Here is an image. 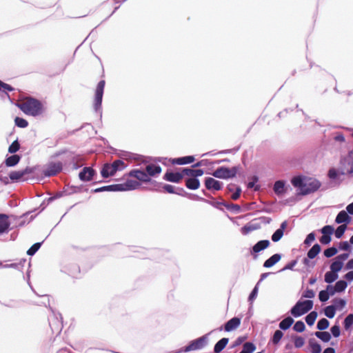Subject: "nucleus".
<instances>
[{
  "mask_svg": "<svg viewBox=\"0 0 353 353\" xmlns=\"http://www.w3.org/2000/svg\"><path fill=\"white\" fill-rule=\"evenodd\" d=\"M331 332L334 337H338L341 333L339 325H335L333 327H332Z\"/></svg>",
  "mask_w": 353,
  "mask_h": 353,
  "instance_id": "nucleus-53",
  "label": "nucleus"
},
{
  "mask_svg": "<svg viewBox=\"0 0 353 353\" xmlns=\"http://www.w3.org/2000/svg\"><path fill=\"white\" fill-rule=\"evenodd\" d=\"M0 86L8 91H12L14 90V88L10 85L3 83L1 81H0Z\"/></svg>",
  "mask_w": 353,
  "mask_h": 353,
  "instance_id": "nucleus-59",
  "label": "nucleus"
},
{
  "mask_svg": "<svg viewBox=\"0 0 353 353\" xmlns=\"http://www.w3.org/2000/svg\"><path fill=\"white\" fill-rule=\"evenodd\" d=\"M19 161L20 157L17 154H13L6 159L5 163L8 167H12L16 165Z\"/></svg>",
  "mask_w": 353,
  "mask_h": 353,
  "instance_id": "nucleus-24",
  "label": "nucleus"
},
{
  "mask_svg": "<svg viewBox=\"0 0 353 353\" xmlns=\"http://www.w3.org/2000/svg\"><path fill=\"white\" fill-rule=\"evenodd\" d=\"M257 179L256 178H254L252 181H250L248 184V188H254V190H257L259 189L258 186L255 185Z\"/></svg>",
  "mask_w": 353,
  "mask_h": 353,
  "instance_id": "nucleus-61",
  "label": "nucleus"
},
{
  "mask_svg": "<svg viewBox=\"0 0 353 353\" xmlns=\"http://www.w3.org/2000/svg\"><path fill=\"white\" fill-rule=\"evenodd\" d=\"M256 349L255 345L252 343H245L243 345V350L239 353H252Z\"/></svg>",
  "mask_w": 353,
  "mask_h": 353,
  "instance_id": "nucleus-32",
  "label": "nucleus"
},
{
  "mask_svg": "<svg viewBox=\"0 0 353 353\" xmlns=\"http://www.w3.org/2000/svg\"><path fill=\"white\" fill-rule=\"evenodd\" d=\"M283 335V334L281 331L276 330L274 334L272 342L274 343H278L279 342V341L281 340V339L282 338Z\"/></svg>",
  "mask_w": 353,
  "mask_h": 353,
  "instance_id": "nucleus-48",
  "label": "nucleus"
},
{
  "mask_svg": "<svg viewBox=\"0 0 353 353\" xmlns=\"http://www.w3.org/2000/svg\"><path fill=\"white\" fill-rule=\"evenodd\" d=\"M128 175L137 179L139 181L147 182L150 181V177L154 176V165L150 164L147 165L146 171L140 170H132Z\"/></svg>",
  "mask_w": 353,
  "mask_h": 353,
  "instance_id": "nucleus-4",
  "label": "nucleus"
},
{
  "mask_svg": "<svg viewBox=\"0 0 353 353\" xmlns=\"http://www.w3.org/2000/svg\"><path fill=\"white\" fill-rule=\"evenodd\" d=\"M228 339L223 338L219 341H218L214 346V352L216 353L220 352L228 344Z\"/></svg>",
  "mask_w": 353,
  "mask_h": 353,
  "instance_id": "nucleus-26",
  "label": "nucleus"
},
{
  "mask_svg": "<svg viewBox=\"0 0 353 353\" xmlns=\"http://www.w3.org/2000/svg\"><path fill=\"white\" fill-rule=\"evenodd\" d=\"M125 168V163L123 161L118 159L112 163H105L103 166L101 174L103 178H108L113 176L117 171L123 170Z\"/></svg>",
  "mask_w": 353,
  "mask_h": 353,
  "instance_id": "nucleus-3",
  "label": "nucleus"
},
{
  "mask_svg": "<svg viewBox=\"0 0 353 353\" xmlns=\"http://www.w3.org/2000/svg\"><path fill=\"white\" fill-rule=\"evenodd\" d=\"M281 256L279 254H275L272 255L270 258L266 260L264 263V267L270 268L279 262L281 259Z\"/></svg>",
  "mask_w": 353,
  "mask_h": 353,
  "instance_id": "nucleus-23",
  "label": "nucleus"
},
{
  "mask_svg": "<svg viewBox=\"0 0 353 353\" xmlns=\"http://www.w3.org/2000/svg\"><path fill=\"white\" fill-rule=\"evenodd\" d=\"M315 335L324 342H327L331 339V336L327 332H316Z\"/></svg>",
  "mask_w": 353,
  "mask_h": 353,
  "instance_id": "nucleus-33",
  "label": "nucleus"
},
{
  "mask_svg": "<svg viewBox=\"0 0 353 353\" xmlns=\"http://www.w3.org/2000/svg\"><path fill=\"white\" fill-rule=\"evenodd\" d=\"M140 185L139 182L134 180H127L125 183L117 184L118 191L134 190Z\"/></svg>",
  "mask_w": 353,
  "mask_h": 353,
  "instance_id": "nucleus-14",
  "label": "nucleus"
},
{
  "mask_svg": "<svg viewBox=\"0 0 353 353\" xmlns=\"http://www.w3.org/2000/svg\"><path fill=\"white\" fill-rule=\"evenodd\" d=\"M338 274L333 272L330 271L325 273V281L327 283H331L334 282L335 280L338 279Z\"/></svg>",
  "mask_w": 353,
  "mask_h": 353,
  "instance_id": "nucleus-27",
  "label": "nucleus"
},
{
  "mask_svg": "<svg viewBox=\"0 0 353 353\" xmlns=\"http://www.w3.org/2000/svg\"><path fill=\"white\" fill-rule=\"evenodd\" d=\"M270 245L268 240H262L256 243L252 248V251L255 253L259 252Z\"/></svg>",
  "mask_w": 353,
  "mask_h": 353,
  "instance_id": "nucleus-21",
  "label": "nucleus"
},
{
  "mask_svg": "<svg viewBox=\"0 0 353 353\" xmlns=\"http://www.w3.org/2000/svg\"><path fill=\"white\" fill-rule=\"evenodd\" d=\"M241 324V319L237 317H234L228 321L225 325V330L227 332L232 331L236 329Z\"/></svg>",
  "mask_w": 353,
  "mask_h": 353,
  "instance_id": "nucleus-20",
  "label": "nucleus"
},
{
  "mask_svg": "<svg viewBox=\"0 0 353 353\" xmlns=\"http://www.w3.org/2000/svg\"><path fill=\"white\" fill-rule=\"evenodd\" d=\"M165 179L170 182L179 183L183 179L181 172H167L165 174Z\"/></svg>",
  "mask_w": 353,
  "mask_h": 353,
  "instance_id": "nucleus-18",
  "label": "nucleus"
},
{
  "mask_svg": "<svg viewBox=\"0 0 353 353\" xmlns=\"http://www.w3.org/2000/svg\"><path fill=\"white\" fill-rule=\"evenodd\" d=\"M353 324V314H350L347 316L344 321V327L345 330H348Z\"/></svg>",
  "mask_w": 353,
  "mask_h": 353,
  "instance_id": "nucleus-43",
  "label": "nucleus"
},
{
  "mask_svg": "<svg viewBox=\"0 0 353 353\" xmlns=\"http://www.w3.org/2000/svg\"><path fill=\"white\" fill-rule=\"evenodd\" d=\"M238 170V167H233L232 168L221 167L216 170L212 173V175L216 178L227 179L235 176Z\"/></svg>",
  "mask_w": 353,
  "mask_h": 353,
  "instance_id": "nucleus-7",
  "label": "nucleus"
},
{
  "mask_svg": "<svg viewBox=\"0 0 353 353\" xmlns=\"http://www.w3.org/2000/svg\"><path fill=\"white\" fill-rule=\"evenodd\" d=\"M208 341V336H203L196 340L192 341L188 346L184 349V352L194 351L199 350L204 347Z\"/></svg>",
  "mask_w": 353,
  "mask_h": 353,
  "instance_id": "nucleus-10",
  "label": "nucleus"
},
{
  "mask_svg": "<svg viewBox=\"0 0 353 353\" xmlns=\"http://www.w3.org/2000/svg\"><path fill=\"white\" fill-rule=\"evenodd\" d=\"M163 189L168 193H176L178 194L176 192L174 191V186L171 185H165L163 186Z\"/></svg>",
  "mask_w": 353,
  "mask_h": 353,
  "instance_id": "nucleus-60",
  "label": "nucleus"
},
{
  "mask_svg": "<svg viewBox=\"0 0 353 353\" xmlns=\"http://www.w3.org/2000/svg\"><path fill=\"white\" fill-rule=\"evenodd\" d=\"M253 230H254V228L252 225H245L241 228V232L243 234H247Z\"/></svg>",
  "mask_w": 353,
  "mask_h": 353,
  "instance_id": "nucleus-56",
  "label": "nucleus"
},
{
  "mask_svg": "<svg viewBox=\"0 0 353 353\" xmlns=\"http://www.w3.org/2000/svg\"><path fill=\"white\" fill-rule=\"evenodd\" d=\"M310 347L312 353H320L321 351V347L319 344L316 343L310 342Z\"/></svg>",
  "mask_w": 353,
  "mask_h": 353,
  "instance_id": "nucleus-51",
  "label": "nucleus"
},
{
  "mask_svg": "<svg viewBox=\"0 0 353 353\" xmlns=\"http://www.w3.org/2000/svg\"><path fill=\"white\" fill-rule=\"evenodd\" d=\"M315 296V293L312 290L307 289L302 294V297L312 299Z\"/></svg>",
  "mask_w": 353,
  "mask_h": 353,
  "instance_id": "nucleus-52",
  "label": "nucleus"
},
{
  "mask_svg": "<svg viewBox=\"0 0 353 353\" xmlns=\"http://www.w3.org/2000/svg\"><path fill=\"white\" fill-rule=\"evenodd\" d=\"M315 239V236H314V233H310L306 239H305L304 241V243L306 244V245H310L311 244Z\"/></svg>",
  "mask_w": 353,
  "mask_h": 353,
  "instance_id": "nucleus-54",
  "label": "nucleus"
},
{
  "mask_svg": "<svg viewBox=\"0 0 353 353\" xmlns=\"http://www.w3.org/2000/svg\"><path fill=\"white\" fill-rule=\"evenodd\" d=\"M199 181L196 178H190L186 181V186L191 190H196L199 188Z\"/></svg>",
  "mask_w": 353,
  "mask_h": 353,
  "instance_id": "nucleus-25",
  "label": "nucleus"
},
{
  "mask_svg": "<svg viewBox=\"0 0 353 353\" xmlns=\"http://www.w3.org/2000/svg\"><path fill=\"white\" fill-rule=\"evenodd\" d=\"M335 221L339 224H345L347 225V224L351 221V217L345 210H341L337 214Z\"/></svg>",
  "mask_w": 353,
  "mask_h": 353,
  "instance_id": "nucleus-19",
  "label": "nucleus"
},
{
  "mask_svg": "<svg viewBox=\"0 0 353 353\" xmlns=\"http://www.w3.org/2000/svg\"><path fill=\"white\" fill-rule=\"evenodd\" d=\"M273 190L276 194L281 196L287 192L288 187L284 181H277L274 183Z\"/></svg>",
  "mask_w": 353,
  "mask_h": 353,
  "instance_id": "nucleus-17",
  "label": "nucleus"
},
{
  "mask_svg": "<svg viewBox=\"0 0 353 353\" xmlns=\"http://www.w3.org/2000/svg\"><path fill=\"white\" fill-rule=\"evenodd\" d=\"M32 172L30 168H26L22 170L12 171L10 173V179L12 181L26 180L24 176Z\"/></svg>",
  "mask_w": 353,
  "mask_h": 353,
  "instance_id": "nucleus-12",
  "label": "nucleus"
},
{
  "mask_svg": "<svg viewBox=\"0 0 353 353\" xmlns=\"http://www.w3.org/2000/svg\"><path fill=\"white\" fill-rule=\"evenodd\" d=\"M347 283L344 281H339L336 283L334 288L337 292H343L347 288Z\"/></svg>",
  "mask_w": 353,
  "mask_h": 353,
  "instance_id": "nucleus-38",
  "label": "nucleus"
},
{
  "mask_svg": "<svg viewBox=\"0 0 353 353\" xmlns=\"http://www.w3.org/2000/svg\"><path fill=\"white\" fill-rule=\"evenodd\" d=\"M336 313V309L335 307L332 305L327 306L325 308V314L327 317L332 319Z\"/></svg>",
  "mask_w": 353,
  "mask_h": 353,
  "instance_id": "nucleus-36",
  "label": "nucleus"
},
{
  "mask_svg": "<svg viewBox=\"0 0 353 353\" xmlns=\"http://www.w3.org/2000/svg\"><path fill=\"white\" fill-rule=\"evenodd\" d=\"M329 321L326 319H321L317 323V328L320 330H325L329 326Z\"/></svg>",
  "mask_w": 353,
  "mask_h": 353,
  "instance_id": "nucleus-42",
  "label": "nucleus"
},
{
  "mask_svg": "<svg viewBox=\"0 0 353 353\" xmlns=\"http://www.w3.org/2000/svg\"><path fill=\"white\" fill-rule=\"evenodd\" d=\"M283 236V232H282L281 230L278 229L272 234V240L274 242H277L282 238Z\"/></svg>",
  "mask_w": 353,
  "mask_h": 353,
  "instance_id": "nucleus-44",
  "label": "nucleus"
},
{
  "mask_svg": "<svg viewBox=\"0 0 353 353\" xmlns=\"http://www.w3.org/2000/svg\"><path fill=\"white\" fill-rule=\"evenodd\" d=\"M17 105L23 113L32 117L41 115L43 110L41 102L32 97H25Z\"/></svg>",
  "mask_w": 353,
  "mask_h": 353,
  "instance_id": "nucleus-2",
  "label": "nucleus"
},
{
  "mask_svg": "<svg viewBox=\"0 0 353 353\" xmlns=\"http://www.w3.org/2000/svg\"><path fill=\"white\" fill-rule=\"evenodd\" d=\"M294 320L292 318L288 316L283 319L280 323H279V327L282 330H287L288 329L292 324L293 323Z\"/></svg>",
  "mask_w": 353,
  "mask_h": 353,
  "instance_id": "nucleus-28",
  "label": "nucleus"
},
{
  "mask_svg": "<svg viewBox=\"0 0 353 353\" xmlns=\"http://www.w3.org/2000/svg\"><path fill=\"white\" fill-rule=\"evenodd\" d=\"M325 291H328L329 296H332L335 292H337L335 288L332 285H327Z\"/></svg>",
  "mask_w": 353,
  "mask_h": 353,
  "instance_id": "nucleus-62",
  "label": "nucleus"
},
{
  "mask_svg": "<svg viewBox=\"0 0 353 353\" xmlns=\"http://www.w3.org/2000/svg\"><path fill=\"white\" fill-rule=\"evenodd\" d=\"M10 226L9 216L6 214H0V234L8 232Z\"/></svg>",
  "mask_w": 353,
  "mask_h": 353,
  "instance_id": "nucleus-15",
  "label": "nucleus"
},
{
  "mask_svg": "<svg viewBox=\"0 0 353 353\" xmlns=\"http://www.w3.org/2000/svg\"><path fill=\"white\" fill-rule=\"evenodd\" d=\"M103 191H118L117 184L103 186L101 188H97L94 190V192H99Z\"/></svg>",
  "mask_w": 353,
  "mask_h": 353,
  "instance_id": "nucleus-29",
  "label": "nucleus"
},
{
  "mask_svg": "<svg viewBox=\"0 0 353 353\" xmlns=\"http://www.w3.org/2000/svg\"><path fill=\"white\" fill-rule=\"evenodd\" d=\"M331 241V237L330 236H327V235H323L320 239V241L322 244H328Z\"/></svg>",
  "mask_w": 353,
  "mask_h": 353,
  "instance_id": "nucleus-57",
  "label": "nucleus"
},
{
  "mask_svg": "<svg viewBox=\"0 0 353 353\" xmlns=\"http://www.w3.org/2000/svg\"><path fill=\"white\" fill-rule=\"evenodd\" d=\"M334 139L336 141L339 142H344L345 141V137L342 134H337L334 136Z\"/></svg>",
  "mask_w": 353,
  "mask_h": 353,
  "instance_id": "nucleus-63",
  "label": "nucleus"
},
{
  "mask_svg": "<svg viewBox=\"0 0 353 353\" xmlns=\"http://www.w3.org/2000/svg\"><path fill=\"white\" fill-rule=\"evenodd\" d=\"M62 168L63 165L61 162H50L46 165L42 173L45 176H55L62 170Z\"/></svg>",
  "mask_w": 353,
  "mask_h": 353,
  "instance_id": "nucleus-8",
  "label": "nucleus"
},
{
  "mask_svg": "<svg viewBox=\"0 0 353 353\" xmlns=\"http://www.w3.org/2000/svg\"><path fill=\"white\" fill-rule=\"evenodd\" d=\"M339 248L341 250L351 251L352 248L347 241H342L339 243Z\"/></svg>",
  "mask_w": 353,
  "mask_h": 353,
  "instance_id": "nucleus-47",
  "label": "nucleus"
},
{
  "mask_svg": "<svg viewBox=\"0 0 353 353\" xmlns=\"http://www.w3.org/2000/svg\"><path fill=\"white\" fill-rule=\"evenodd\" d=\"M257 293H258V288L256 286L253 289L252 292H251V294L249 296V301H252L254 299H255V298L257 296Z\"/></svg>",
  "mask_w": 353,
  "mask_h": 353,
  "instance_id": "nucleus-58",
  "label": "nucleus"
},
{
  "mask_svg": "<svg viewBox=\"0 0 353 353\" xmlns=\"http://www.w3.org/2000/svg\"><path fill=\"white\" fill-rule=\"evenodd\" d=\"M105 82L104 80L100 81L96 88L95 90V96H94V108L95 110H98L102 103V98L103 94V90L105 87Z\"/></svg>",
  "mask_w": 353,
  "mask_h": 353,
  "instance_id": "nucleus-9",
  "label": "nucleus"
},
{
  "mask_svg": "<svg viewBox=\"0 0 353 353\" xmlns=\"http://www.w3.org/2000/svg\"><path fill=\"white\" fill-rule=\"evenodd\" d=\"M337 249L335 248H330L324 251V254L326 257H331L337 253Z\"/></svg>",
  "mask_w": 353,
  "mask_h": 353,
  "instance_id": "nucleus-49",
  "label": "nucleus"
},
{
  "mask_svg": "<svg viewBox=\"0 0 353 353\" xmlns=\"http://www.w3.org/2000/svg\"><path fill=\"white\" fill-rule=\"evenodd\" d=\"M313 307V301L311 300L302 301L299 300L295 305L291 309V314L294 317L301 316L308 311H310Z\"/></svg>",
  "mask_w": 353,
  "mask_h": 353,
  "instance_id": "nucleus-5",
  "label": "nucleus"
},
{
  "mask_svg": "<svg viewBox=\"0 0 353 353\" xmlns=\"http://www.w3.org/2000/svg\"><path fill=\"white\" fill-rule=\"evenodd\" d=\"M14 123H15V125L19 128H24L28 125V122L26 119L19 117H17L14 119Z\"/></svg>",
  "mask_w": 353,
  "mask_h": 353,
  "instance_id": "nucleus-37",
  "label": "nucleus"
},
{
  "mask_svg": "<svg viewBox=\"0 0 353 353\" xmlns=\"http://www.w3.org/2000/svg\"><path fill=\"white\" fill-rule=\"evenodd\" d=\"M20 149V144L17 140L14 141L8 148V152L11 154L17 152Z\"/></svg>",
  "mask_w": 353,
  "mask_h": 353,
  "instance_id": "nucleus-40",
  "label": "nucleus"
},
{
  "mask_svg": "<svg viewBox=\"0 0 353 353\" xmlns=\"http://www.w3.org/2000/svg\"><path fill=\"white\" fill-rule=\"evenodd\" d=\"M329 296H330L328 294V291L321 290L319 292V297L320 301L322 302H325V301H327L329 299Z\"/></svg>",
  "mask_w": 353,
  "mask_h": 353,
  "instance_id": "nucleus-50",
  "label": "nucleus"
},
{
  "mask_svg": "<svg viewBox=\"0 0 353 353\" xmlns=\"http://www.w3.org/2000/svg\"><path fill=\"white\" fill-rule=\"evenodd\" d=\"M41 243H36L33 244L27 251V254L30 256L34 255L37 251L41 247Z\"/></svg>",
  "mask_w": 353,
  "mask_h": 353,
  "instance_id": "nucleus-41",
  "label": "nucleus"
},
{
  "mask_svg": "<svg viewBox=\"0 0 353 353\" xmlns=\"http://www.w3.org/2000/svg\"><path fill=\"white\" fill-rule=\"evenodd\" d=\"M349 257V254L344 253L337 256L330 265L332 271L338 273L343 268V262Z\"/></svg>",
  "mask_w": 353,
  "mask_h": 353,
  "instance_id": "nucleus-11",
  "label": "nucleus"
},
{
  "mask_svg": "<svg viewBox=\"0 0 353 353\" xmlns=\"http://www.w3.org/2000/svg\"><path fill=\"white\" fill-rule=\"evenodd\" d=\"M194 161V158L193 156H188L181 158H176L172 160L173 163L179 164V165H184L192 163Z\"/></svg>",
  "mask_w": 353,
  "mask_h": 353,
  "instance_id": "nucleus-22",
  "label": "nucleus"
},
{
  "mask_svg": "<svg viewBox=\"0 0 353 353\" xmlns=\"http://www.w3.org/2000/svg\"><path fill=\"white\" fill-rule=\"evenodd\" d=\"M340 172L342 174L353 173V149L340 159Z\"/></svg>",
  "mask_w": 353,
  "mask_h": 353,
  "instance_id": "nucleus-6",
  "label": "nucleus"
},
{
  "mask_svg": "<svg viewBox=\"0 0 353 353\" xmlns=\"http://www.w3.org/2000/svg\"><path fill=\"white\" fill-rule=\"evenodd\" d=\"M340 175H343L340 172V167L339 170L331 168L328 172V176L331 179H337Z\"/></svg>",
  "mask_w": 353,
  "mask_h": 353,
  "instance_id": "nucleus-34",
  "label": "nucleus"
},
{
  "mask_svg": "<svg viewBox=\"0 0 353 353\" xmlns=\"http://www.w3.org/2000/svg\"><path fill=\"white\" fill-rule=\"evenodd\" d=\"M181 172V173H183V177L185 175H186V176H191L192 178H193V173H194L193 169L183 168V169H182V170Z\"/></svg>",
  "mask_w": 353,
  "mask_h": 353,
  "instance_id": "nucleus-55",
  "label": "nucleus"
},
{
  "mask_svg": "<svg viewBox=\"0 0 353 353\" xmlns=\"http://www.w3.org/2000/svg\"><path fill=\"white\" fill-rule=\"evenodd\" d=\"M323 235L330 236L334 232V228L331 225H325L321 229Z\"/></svg>",
  "mask_w": 353,
  "mask_h": 353,
  "instance_id": "nucleus-46",
  "label": "nucleus"
},
{
  "mask_svg": "<svg viewBox=\"0 0 353 353\" xmlns=\"http://www.w3.org/2000/svg\"><path fill=\"white\" fill-rule=\"evenodd\" d=\"M317 317V312H311L309 314H307L305 317V321L307 323L308 325H314L316 319Z\"/></svg>",
  "mask_w": 353,
  "mask_h": 353,
  "instance_id": "nucleus-30",
  "label": "nucleus"
},
{
  "mask_svg": "<svg viewBox=\"0 0 353 353\" xmlns=\"http://www.w3.org/2000/svg\"><path fill=\"white\" fill-rule=\"evenodd\" d=\"M95 171L90 167H85L79 172V176L81 181H90L92 179Z\"/></svg>",
  "mask_w": 353,
  "mask_h": 353,
  "instance_id": "nucleus-13",
  "label": "nucleus"
},
{
  "mask_svg": "<svg viewBox=\"0 0 353 353\" xmlns=\"http://www.w3.org/2000/svg\"><path fill=\"white\" fill-rule=\"evenodd\" d=\"M305 327V326L304 323L301 321H299L296 322V323L294 324V325L293 327V329L298 332H302L304 331Z\"/></svg>",
  "mask_w": 353,
  "mask_h": 353,
  "instance_id": "nucleus-45",
  "label": "nucleus"
},
{
  "mask_svg": "<svg viewBox=\"0 0 353 353\" xmlns=\"http://www.w3.org/2000/svg\"><path fill=\"white\" fill-rule=\"evenodd\" d=\"M345 304L346 302L345 300L341 299H336L334 300V305H332L335 307L336 310H341L345 307Z\"/></svg>",
  "mask_w": 353,
  "mask_h": 353,
  "instance_id": "nucleus-35",
  "label": "nucleus"
},
{
  "mask_svg": "<svg viewBox=\"0 0 353 353\" xmlns=\"http://www.w3.org/2000/svg\"><path fill=\"white\" fill-rule=\"evenodd\" d=\"M347 228V225L345 224H342L337 228L335 230L334 234L337 239H340L344 234L345 230Z\"/></svg>",
  "mask_w": 353,
  "mask_h": 353,
  "instance_id": "nucleus-39",
  "label": "nucleus"
},
{
  "mask_svg": "<svg viewBox=\"0 0 353 353\" xmlns=\"http://www.w3.org/2000/svg\"><path fill=\"white\" fill-rule=\"evenodd\" d=\"M345 211L348 214L353 215V202L346 207Z\"/></svg>",
  "mask_w": 353,
  "mask_h": 353,
  "instance_id": "nucleus-64",
  "label": "nucleus"
},
{
  "mask_svg": "<svg viewBox=\"0 0 353 353\" xmlns=\"http://www.w3.org/2000/svg\"><path fill=\"white\" fill-rule=\"evenodd\" d=\"M205 186L208 190H219L222 188L223 183L214 178H207L205 179Z\"/></svg>",
  "mask_w": 353,
  "mask_h": 353,
  "instance_id": "nucleus-16",
  "label": "nucleus"
},
{
  "mask_svg": "<svg viewBox=\"0 0 353 353\" xmlns=\"http://www.w3.org/2000/svg\"><path fill=\"white\" fill-rule=\"evenodd\" d=\"M320 250V246L318 244H316L309 250L307 256L310 259H313L319 253Z\"/></svg>",
  "mask_w": 353,
  "mask_h": 353,
  "instance_id": "nucleus-31",
  "label": "nucleus"
},
{
  "mask_svg": "<svg viewBox=\"0 0 353 353\" xmlns=\"http://www.w3.org/2000/svg\"><path fill=\"white\" fill-rule=\"evenodd\" d=\"M291 182L296 188L298 193L303 195L313 192L320 187V183L312 178L295 176Z\"/></svg>",
  "mask_w": 353,
  "mask_h": 353,
  "instance_id": "nucleus-1",
  "label": "nucleus"
}]
</instances>
